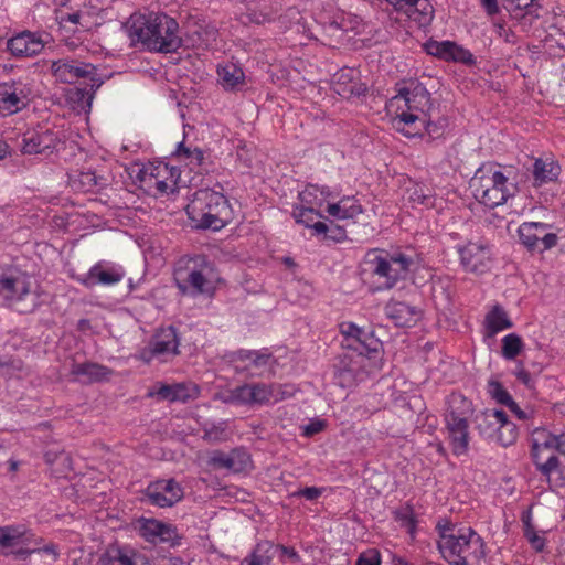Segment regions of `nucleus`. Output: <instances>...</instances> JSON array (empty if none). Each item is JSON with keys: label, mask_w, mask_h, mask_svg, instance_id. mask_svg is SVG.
<instances>
[{"label": "nucleus", "mask_w": 565, "mask_h": 565, "mask_svg": "<svg viewBox=\"0 0 565 565\" xmlns=\"http://www.w3.org/2000/svg\"><path fill=\"white\" fill-rule=\"evenodd\" d=\"M504 411L486 409L475 417L476 429L484 439H493L497 429L500 428V422L503 420Z\"/></svg>", "instance_id": "nucleus-28"}, {"label": "nucleus", "mask_w": 565, "mask_h": 565, "mask_svg": "<svg viewBox=\"0 0 565 565\" xmlns=\"http://www.w3.org/2000/svg\"><path fill=\"white\" fill-rule=\"evenodd\" d=\"M276 554L277 548L271 541H262L256 544L252 554L241 562V565H269Z\"/></svg>", "instance_id": "nucleus-32"}, {"label": "nucleus", "mask_w": 565, "mask_h": 565, "mask_svg": "<svg viewBox=\"0 0 565 565\" xmlns=\"http://www.w3.org/2000/svg\"><path fill=\"white\" fill-rule=\"evenodd\" d=\"M51 73L53 77L61 83L75 84L81 79L88 81L83 87H75L71 93L75 95L71 97L73 100L90 104L95 92L103 85L104 81L97 73V68L92 63H85L73 58H61L53 61L51 64Z\"/></svg>", "instance_id": "nucleus-4"}, {"label": "nucleus", "mask_w": 565, "mask_h": 565, "mask_svg": "<svg viewBox=\"0 0 565 565\" xmlns=\"http://www.w3.org/2000/svg\"><path fill=\"white\" fill-rule=\"evenodd\" d=\"M356 565H381V555L376 550H369L367 552L362 553Z\"/></svg>", "instance_id": "nucleus-52"}, {"label": "nucleus", "mask_w": 565, "mask_h": 565, "mask_svg": "<svg viewBox=\"0 0 565 565\" xmlns=\"http://www.w3.org/2000/svg\"><path fill=\"white\" fill-rule=\"evenodd\" d=\"M436 109L428 110L424 114L425 118L420 120L422 129H425L431 139H438L444 136L448 128V118L445 116H436Z\"/></svg>", "instance_id": "nucleus-37"}, {"label": "nucleus", "mask_w": 565, "mask_h": 565, "mask_svg": "<svg viewBox=\"0 0 565 565\" xmlns=\"http://www.w3.org/2000/svg\"><path fill=\"white\" fill-rule=\"evenodd\" d=\"M523 349V341L520 335L510 333L502 339V355L507 360H514Z\"/></svg>", "instance_id": "nucleus-41"}, {"label": "nucleus", "mask_w": 565, "mask_h": 565, "mask_svg": "<svg viewBox=\"0 0 565 565\" xmlns=\"http://www.w3.org/2000/svg\"><path fill=\"white\" fill-rule=\"evenodd\" d=\"M114 371L95 362L73 363L71 374L85 377V383H95L109 380Z\"/></svg>", "instance_id": "nucleus-27"}, {"label": "nucleus", "mask_w": 565, "mask_h": 565, "mask_svg": "<svg viewBox=\"0 0 565 565\" xmlns=\"http://www.w3.org/2000/svg\"><path fill=\"white\" fill-rule=\"evenodd\" d=\"M561 173V167L553 160L535 159L532 168L533 185L540 188L545 183L556 181Z\"/></svg>", "instance_id": "nucleus-29"}, {"label": "nucleus", "mask_w": 565, "mask_h": 565, "mask_svg": "<svg viewBox=\"0 0 565 565\" xmlns=\"http://www.w3.org/2000/svg\"><path fill=\"white\" fill-rule=\"evenodd\" d=\"M207 465L213 469H224L234 473L246 471L252 466L250 455L244 448H233L230 452L214 450Z\"/></svg>", "instance_id": "nucleus-18"}, {"label": "nucleus", "mask_w": 565, "mask_h": 565, "mask_svg": "<svg viewBox=\"0 0 565 565\" xmlns=\"http://www.w3.org/2000/svg\"><path fill=\"white\" fill-rule=\"evenodd\" d=\"M420 120L418 115L403 110L395 116L393 124L406 137H414L422 134Z\"/></svg>", "instance_id": "nucleus-35"}, {"label": "nucleus", "mask_w": 565, "mask_h": 565, "mask_svg": "<svg viewBox=\"0 0 565 565\" xmlns=\"http://www.w3.org/2000/svg\"><path fill=\"white\" fill-rule=\"evenodd\" d=\"M412 263V259L401 252L371 249L365 254L362 273L371 279L373 291L390 290L398 281L406 279Z\"/></svg>", "instance_id": "nucleus-3"}, {"label": "nucleus", "mask_w": 565, "mask_h": 565, "mask_svg": "<svg viewBox=\"0 0 565 565\" xmlns=\"http://www.w3.org/2000/svg\"><path fill=\"white\" fill-rule=\"evenodd\" d=\"M536 0H516L514 3V12H510L515 18H523L524 13L526 14H535V17H539L536 13V7H539L535 3Z\"/></svg>", "instance_id": "nucleus-49"}, {"label": "nucleus", "mask_w": 565, "mask_h": 565, "mask_svg": "<svg viewBox=\"0 0 565 565\" xmlns=\"http://www.w3.org/2000/svg\"><path fill=\"white\" fill-rule=\"evenodd\" d=\"M409 199L413 201V202H416L418 204H425V205H428L431 203V198L430 195L428 194H425L423 192V189L422 188H415L414 191L412 192Z\"/></svg>", "instance_id": "nucleus-58"}, {"label": "nucleus", "mask_w": 565, "mask_h": 565, "mask_svg": "<svg viewBox=\"0 0 565 565\" xmlns=\"http://www.w3.org/2000/svg\"><path fill=\"white\" fill-rule=\"evenodd\" d=\"M342 218H353L362 213V206L350 198L342 199Z\"/></svg>", "instance_id": "nucleus-50"}, {"label": "nucleus", "mask_w": 565, "mask_h": 565, "mask_svg": "<svg viewBox=\"0 0 565 565\" xmlns=\"http://www.w3.org/2000/svg\"><path fill=\"white\" fill-rule=\"evenodd\" d=\"M269 391H270V402L274 403L284 401L286 398H289L294 396L296 390L292 384H279V383H273L269 384Z\"/></svg>", "instance_id": "nucleus-47"}, {"label": "nucleus", "mask_w": 565, "mask_h": 565, "mask_svg": "<svg viewBox=\"0 0 565 565\" xmlns=\"http://www.w3.org/2000/svg\"><path fill=\"white\" fill-rule=\"evenodd\" d=\"M45 44L41 33L24 30L7 41V50L14 57H33L43 51Z\"/></svg>", "instance_id": "nucleus-19"}, {"label": "nucleus", "mask_w": 565, "mask_h": 565, "mask_svg": "<svg viewBox=\"0 0 565 565\" xmlns=\"http://www.w3.org/2000/svg\"><path fill=\"white\" fill-rule=\"evenodd\" d=\"M273 360V353L268 349L259 351L241 349L231 354L232 362L246 363L242 367L236 366V371L239 373L246 372L250 376L262 375L263 370L266 369Z\"/></svg>", "instance_id": "nucleus-20"}, {"label": "nucleus", "mask_w": 565, "mask_h": 565, "mask_svg": "<svg viewBox=\"0 0 565 565\" xmlns=\"http://www.w3.org/2000/svg\"><path fill=\"white\" fill-rule=\"evenodd\" d=\"M518 427L516 425L508 419V415L504 413L503 420L500 422V428L497 429L493 436L494 441L503 447L513 445L518 439Z\"/></svg>", "instance_id": "nucleus-39"}, {"label": "nucleus", "mask_w": 565, "mask_h": 565, "mask_svg": "<svg viewBox=\"0 0 565 565\" xmlns=\"http://www.w3.org/2000/svg\"><path fill=\"white\" fill-rule=\"evenodd\" d=\"M385 312L397 327H411L415 324L420 313L416 307L409 306L403 301L388 302L385 307Z\"/></svg>", "instance_id": "nucleus-25"}, {"label": "nucleus", "mask_w": 565, "mask_h": 565, "mask_svg": "<svg viewBox=\"0 0 565 565\" xmlns=\"http://www.w3.org/2000/svg\"><path fill=\"white\" fill-rule=\"evenodd\" d=\"M217 75L220 84L226 90L238 89L239 86L244 85L245 74L241 67L234 63H228L217 67Z\"/></svg>", "instance_id": "nucleus-31"}, {"label": "nucleus", "mask_w": 565, "mask_h": 565, "mask_svg": "<svg viewBox=\"0 0 565 565\" xmlns=\"http://www.w3.org/2000/svg\"><path fill=\"white\" fill-rule=\"evenodd\" d=\"M470 188L475 198L490 209L504 204L515 191L514 184L509 183L501 171L484 166L476 171Z\"/></svg>", "instance_id": "nucleus-6"}, {"label": "nucleus", "mask_w": 565, "mask_h": 565, "mask_svg": "<svg viewBox=\"0 0 565 565\" xmlns=\"http://www.w3.org/2000/svg\"><path fill=\"white\" fill-rule=\"evenodd\" d=\"M403 99L408 110H420L423 114L434 110L430 93L425 85L416 78L405 82V86L398 89V94L391 99V105Z\"/></svg>", "instance_id": "nucleus-14"}, {"label": "nucleus", "mask_w": 565, "mask_h": 565, "mask_svg": "<svg viewBox=\"0 0 565 565\" xmlns=\"http://www.w3.org/2000/svg\"><path fill=\"white\" fill-rule=\"evenodd\" d=\"M333 377L335 384L345 388L351 387L355 383V372L347 362V356L334 365Z\"/></svg>", "instance_id": "nucleus-40"}, {"label": "nucleus", "mask_w": 565, "mask_h": 565, "mask_svg": "<svg viewBox=\"0 0 565 565\" xmlns=\"http://www.w3.org/2000/svg\"><path fill=\"white\" fill-rule=\"evenodd\" d=\"M354 341L356 345L354 350L359 351L360 354H371L373 352H377L379 340L374 339L372 333L365 331V335L361 338H355Z\"/></svg>", "instance_id": "nucleus-48"}, {"label": "nucleus", "mask_w": 565, "mask_h": 565, "mask_svg": "<svg viewBox=\"0 0 565 565\" xmlns=\"http://www.w3.org/2000/svg\"><path fill=\"white\" fill-rule=\"evenodd\" d=\"M7 530L8 535L10 536L11 541V547L18 544L19 542L23 541V536L25 535V532L20 531L18 527L14 526H4Z\"/></svg>", "instance_id": "nucleus-60"}, {"label": "nucleus", "mask_w": 565, "mask_h": 565, "mask_svg": "<svg viewBox=\"0 0 565 565\" xmlns=\"http://www.w3.org/2000/svg\"><path fill=\"white\" fill-rule=\"evenodd\" d=\"M434 11L429 0H408L407 4L401 10V12L405 13L420 26H426L431 22Z\"/></svg>", "instance_id": "nucleus-30"}, {"label": "nucleus", "mask_w": 565, "mask_h": 565, "mask_svg": "<svg viewBox=\"0 0 565 565\" xmlns=\"http://www.w3.org/2000/svg\"><path fill=\"white\" fill-rule=\"evenodd\" d=\"M395 520L401 522V525L406 529L407 533L414 535L416 530V519L412 507L406 505L396 511Z\"/></svg>", "instance_id": "nucleus-46"}, {"label": "nucleus", "mask_w": 565, "mask_h": 565, "mask_svg": "<svg viewBox=\"0 0 565 565\" xmlns=\"http://www.w3.org/2000/svg\"><path fill=\"white\" fill-rule=\"evenodd\" d=\"M186 213L196 228L218 231L228 223L231 209L223 194L204 191L188 205Z\"/></svg>", "instance_id": "nucleus-5"}, {"label": "nucleus", "mask_w": 565, "mask_h": 565, "mask_svg": "<svg viewBox=\"0 0 565 565\" xmlns=\"http://www.w3.org/2000/svg\"><path fill=\"white\" fill-rule=\"evenodd\" d=\"M323 427H324L323 422H321V420L312 422V423L308 424L307 426H305V435L313 436V435L320 433L323 429Z\"/></svg>", "instance_id": "nucleus-63"}, {"label": "nucleus", "mask_w": 565, "mask_h": 565, "mask_svg": "<svg viewBox=\"0 0 565 565\" xmlns=\"http://www.w3.org/2000/svg\"><path fill=\"white\" fill-rule=\"evenodd\" d=\"M322 491L317 487H306L299 491L292 493L294 497H303L307 500L313 501L321 495Z\"/></svg>", "instance_id": "nucleus-54"}, {"label": "nucleus", "mask_w": 565, "mask_h": 565, "mask_svg": "<svg viewBox=\"0 0 565 565\" xmlns=\"http://www.w3.org/2000/svg\"><path fill=\"white\" fill-rule=\"evenodd\" d=\"M203 439L210 444H217L222 441H226L228 439L230 434L226 429L225 423H220L218 425H212L211 427H205L203 429Z\"/></svg>", "instance_id": "nucleus-45"}, {"label": "nucleus", "mask_w": 565, "mask_h": 565, "mask_svg": "<svg viewBox=\"0 0 565 565\" xmlns=\"http://www.w3.org/2000/svg\"><path fill=\"white\" fill-rule=\"evenodd\" d=\"M526 536H527L532 547L536 552H542L544 550L545 542H544L543 537L539 536L536 533H532V534L526 533Z\"/></svg>", "instance_id": "nucleus-62"}, {"label": "nucleus", "mask_w": 565, "mask_h": 565, "mask_svg": "<svg viewBox=\"0 0 565 565\" xmlns=\"http://www.w3.org/2000/svg\"><path fill=\"white\" fill-rule=\"evenodd\" d=\"M0 295H3L10 306L21 303L17 309L22 313L32 312L39 306V295L31 290V279L25 275L1 277Z\"/></svg>", "instance_id": "nucleus-8"}, {"label": "nucleus", "mask_w": 565, "mask_h": 565, "mask_svg": "<svg viewBox=\"0 0 565 565\" xmlns=\"http://www.w3.org/2000/svg\"><path fill=\"white\" fill-rule=\"evenodd\" d=\"M452 446V452L456 456H462L468 452L469 431L468 429L457 430V433H448Z\"/></svg>", "instance_id": "nucleus-44"}, {"label": "nucleus", "mask_w": 565, "mask_h": 565, "mask_svg": "<svg viewBox=\"0 0 565 565\" xmlns=\"http://www.w3.org/2000/svg\"><path fill=\"white\" fill-rule=\"evenodd\" d=\"M546 436L548 433L545 429L534 430L531 456L541 475L550 479L553 473L559 472V460Z\"/></svg>", "instance_id": "nucleus-10"}, {"label": "nucleus", "mask_w": 565, "mask_h": 565, "mask_svg": "<svg viewBox=\"0 0 565 565\" xmlns=\"http://www.w3.org/2000/svg\"><path fill=\"white\" fill-rule=\"evenodd\" d=\"M320 213L313 207H297L294 211V217L297 223H301L307 227H311L315 230L317 234H327L330 230L328 224L323 222H313L316 217H320Z\"/></svg>", "instance_id": "nucleus-38"}, {"label": "nucleus", "mask_w": 565, "mask_h": 565, "mask_svg": "<svg viewBox=\"0 0 565 565\" xmlns=\"http://www.w3.org/2000/svg\"><path fill=\"white\" fill-rule=\"evenodd\" d=\"M333 89L337 94L344 98L360 96L366 92L365 85L354 78V71L351 68L342 70L337 74L333 83Z\"/></svg>", "instance_id": "nucleus-26"}, {"label": "nucleus", "mask_w": 565, "mask_h": 565, "mask_svg": "<svg viewBox=\"0 0 565 565\" xmlns=\"http://www.w3.org/2000/svg\"><path fill=\"white\" fill-rule=\"evenodd\" d=\"M275 547L277 548V554L276 555H279V557L281 559L289 558L292 562H299L300 561V557H299L298 553L295 551L294 547H288V546H284V545H275Z\"/></svg>", "instance_id": "nucleus-55"}, {"label": "nucleus", "mask_w": 565, "mask_h": 565, "mask_svg": "<svg viewBox=\"0 0 565 565\" xmlns=\"http://www.w3.org/2000/svg\"><path fill=\"white\" fill-rule=\"evenodd\" d=\"M460 262L467 271L483 274L490 269L491 247L482 242H469L459 249Z\"/></svg>", "instance_id": "nucleus-15"}, {"label": "nucleus", "mask_w": 565, "mask_h": 565, "mask_svg": "<svg viewBox=\"0 0 565 565\" xmlns=\"http://www.w3.org/2000/svg\"><path fill=\"white\" fill-rule=\"evenodd\" d=\"M472 404L461 394H451L448 399V409L445 419L463 418L468 420L472 415Z\"/></svg>", "instance_id": "nucleus-34"}, {"label": "nucleus", "mask_w": 565, "mask_h": 565, "mask_svg": "<svg viewBox=\"0 0 565 565\" xmlns=\"http://www.w3.org/2000/svg\"><path fill=\"white\" fill-rule=\"evenodd\" d=\"M129 38L149 51L174 53L183 44L179 23L161 12L132 13L127 22Z\"/></svg>", "instance_id": "nucleus-1"}, {"label": "nucleus", "mask_w": 565, "mask_h": 565, "mask_svg": "<svg viewBox=\"0 0 565 565\" xmlns=\"http://www.w3.org/2000/svg\"><path fill=\"white\" fill-rule=\"evenodd\" d=\"M199 395L200 390L198 385L183 382L174 384L158 383V388L148 393L149 397L156 396L160 401H168L171 403H186L198 398Z\"/></svg>", "instance_id": "nucleus-22"}, {"label": "nucleus", "mask_w": 565, "mask_h": 565, "mask_svg": "<svg viewBox=\"0 0 565 565\" xmlns=\"http://www.w3.org/2000/svg\"><path fill=\"white\" fill-rule=\"evenodd\" d=\"M551 230L547 223L523 222L518 230L520 243L531 253H543L558 243V236Z\"/></svg>", "instance_id": "nucleus-9"}, {"label": "nucleus", "mask_w": 565, "mask_h": 565, "mask_svg": "<svg viewBox=\"0 0 565 565\" xmlns=\"http://www.w3.org/2000/svg\"><path fill=\"white\" fill-rule=\"evenodd\" d=\"M213 274V265L205 256H196L189 259L186 268H177L174 271V281L182 294H185L189 287L195 292L203 294L210 289V279Z\"/></svg>", "instance_id": "nucleus-7"}, {"label": "nucleus", "mask_w": 565, "mask_h": 565, "mask_svg": "<svg viewBox=\"0 0 565 565\" xmlns=\"http://www.w3.org/2000/svg\"><path fill=\"white\" fill-rule=\"evenodd\" d=\"M180 338L173 326L160 328L151 337L149 344L139 352V359L149 364L154 358L178 355Z\"/></svg>", "instance_id": "nucleus-11"}, {"label": "nucleus", "mask_w": 565, "mask_h": 565, "mask_svg": "<svg viewBox=\"0 0 565 565\" xmlns=\"http://www.w3.org/2000/svg\"><path fill=\"white\" fill-rule=\"evenodd\" d=\"M438 548L449 565H476L486 556L482 537L471 527L438 522Z\"/></svg>", "instance_id": "nucleus-2"}, {"label": "nucleus", "mask_w": 565, "mask_h": 565, "mask_svg": "<svg viewBox=\"0 0 565 565\" xmlns=\"http://www.w3.org/2000/svg\"><path fill=\"white\" fill-rule=\"evenodd\" d=\"M224 403L239 405H264L270 402L269 384L253 383L237 386L223 398Z\"/></svg>", "instance_id": "nucleus-16"}, {"label": "nucleus", "mask_w": 565, "mask_h": 565, "mask_svg": "<svg viewBox=\"0 0 565 565\" xmlns=\"http://www.w3.org/2000/svg\"><path fill=\"white\" fill-rule=\"evenodd\" d=\"M44 460L58 476L66 475L72 470V459L63 449H47L44 452Z\"/></svg>", "instance_id": "nucleus-36"}, {"label": "nucleus", "mask_w": 565, "mask_h": 565, "mask_svg": "<svg viewBox=\"0 0 565 565\" xmlns=\"http://www.w3.org/2000/svg\"><path fill=\"white\" fill-rule=\"evenodd\" d=\"M550 439V443H552L555 451H558L563 455H565V433L555 436L548 433V436H546Z\"/></svg>", "instance_id": "nucleus-57"}, {"label": "nucleus", "mask_w": 565, "mask_h": 565, "mask_svg": "<svg viewBox=\"0 0 565 565\" xmlns=\"http://www.w3.org/2000/svg\"><path fill=\"white\" fill-rule=\"evenodd\" d=\"M29 93L30 89L21 82L0 83V113L12 115L26 107Z\"/></svg>", "instance_id": "nucleus-17"}, {"label": "nucleus", "mask_w": 565, "mask_h": 565, "mask_svg": "<svg viewBox=\"0 0 565 565\" xmlns=\"http://www.w3.org/2000/svg\"><path fill=\"white\" fill-rule=\"evenodd\" d=\"M99 565H150L148 558L131 548L109 545L98 559Z\"/></svg>", "instance_id": "nucleus-23"}, {"label": "nucleus", "mask_w": 565, "mask_h": 565, "mask_svg": "<svg viewBox=\"0 0 565 565\" xmlns=\"http://www.w3.org/2000/svg\"><path fill=\"white\" fill-rule=\"evenodd\" d=\"M330 230L324 234L327 237L332 238L334 241H340L345 237V232L340 226L331 223L328 225Z\"/></svg>", "instance_id": "nucleus-61"}, {"label": "nucleus", "mask_w": 565, "mask_h": 565, "mask_svg": "<svg viewBox=\"0 0 565 565\" xmlns=\"http://www.w3.org/2000/svg\"><path fill=\"white\" fill-rule=\"evenodd\" d=\"M488 392L491 395V397L495 399L499 404L508 406L511 403L513 406H515L514 399L499 381H489Z\"/></svg>", "instance_id": "nucleus-43"}, {"label": "nucleus", "mask_w": 565, "mask_h": 565, "mask_svg": "<svg viewBox=\"0 0 565 565\" xmlns=\"http://www.w3.org/2000/svg\"><path fill=\"white\" fill-rule=\"evenodd\" d=\"M124 276L125 271L121 267L107 266L99 262L79 281L87 288L94 287L97 284L109 286L119 282Z\"/></svg>", "instance_id": "nucleus-24"}, {"label": "nucleus", "mask_w": 565, "mask_h": 565, "mask_svg": "<svg viewBox=\"0 0 565 565\" xmlns=\"http://www.w3.org/2000/svg\"><path fill=\"white\" fill-rule=\"evenodd\" d=\"M183 488L173 478L150 482L145 490L146 500L160 508H170L182 500Z\"/></svg>", "instance_id": "nucleus-12"}, {"label": "nucleus", "mask_w": 565, "mask_h": 565, "mask_svg": "<svg viewBox=\"0 0 565 565\" xmlns=\"http://www.w3.org/2000/svg\"><path fill=\"white\" fill-rule=\"evenodd\" d=\"M486 328L489 337H493L498 332L512 328L513 323L508 313L500 306H494L486 316Z\"/></svg>", "instance_id": "nucleus-33"}, {"label": "nucleus", "mask_w": 565, "mask_h": 565, "mask_svg": "<svg viewBox=\"0 0 565 565\" xmlns=\"http://www.w3.org/2000/svg\"><path fill=\"white\" fill-rule=\"evenodd\" d=\"M140 535L148 542L156 543L158 541L159 531L163 527V522L156 519H141L139 521Z\"/></svg>", "instance_id": "nucleus-42"}, {"label": "nucleus", "mask_w": 565, "mask_h": 565, "mask_svg": "<svg viewBox=\"0 0 565 565\" xmlns=\"http://www.w3.org/2000/svg\"><path fill=\"white\" fill-rule=\"evenodd\" d=\"M60 142L57 134L51 129H33L23 134L20 143L22 154H43L50 156Z\"/></svg>", "instance_id": "nucleus-13"}, {"label": "nucleus", "mask_w": 565, "mask_h": 565, "mask_svg": "<svg viewBox=\"0 0 565 565\" xmlns=\"http://www.w3.org/2000/svg\"><path fill=\"white\" fill-rule=\"evenodd\" d=\"M445 422L448 433H457V430L459 431L469 428L468 420H465L463 418L445 419Z\"/></svg>", "instance_id": "nucleus-56"}, {"label": "nucleus", "mask_w": 565, "mask_h": 565, "mask_svg": "<svg viewBox=\"0 0 565 565\" xmlns=\"http://www.w3.org/2000/svg\"><path fill=\"white\" fill-rule=\"evenodd\" d=\"M179 539L177 535V529L171 524L163 523V527L159 531L158 541L170 542L172 545L179 544L175 540Z\"/></svg>", "instance_id": "nucleus-53"}, {"label": "nucleus", "mask_w": 565, "mask_h": 565, "mask_svg": "<svg viewBox=\"0 0 565 565\" xmlns=\"http://www.w3.org/2000/svg\"><path fill=\"white\" fill-rule=\"evenodd\" d=\"M341 333L349 340L352 339L354 341L355 338H361L365 335V330L358 327L353 322H342L340 324Z\"/></svg>", "instance_id": "nucleus-51"}, {"label": "nucleus", "mask_w": 565, "mask_h": 565, "mask_svg": "<svg viewBox=\"0 0 565 565\" xmlns=\"http://www.w3.org/2000/svg\"><path fill=\"white\" fill-rule=\"evenodd\" d=\"M480 2L489 15L499 13L498 0H480Z\"/></svg>", "instance_id": "nucleus-64"}, {"label": "nucleus", "mask_w": 565, "mask_h": 565, "mask_svg": "<svg viewBox=\"0 0 565 565\" xmlns=\"http://www.w3.org/2000/svg\"><path fill=\"white\" fill-rule=\"evenodd\" d=\"M515 376L526 387H529V388H533L534 387V380L531 376L530 372L526 371L524 367H520L518 371H515Z\"/></svg>", "instance_id": "nucleus-59"}, {"label": "nucleus", "mask_w": 565, "mask_h": 565, "mask_svg": "<svg viewBox=\"0 0 565 565\" xmlns=\"http://www.w3.org/2000/svg\"><path fill=\"white\" fill-rule=\"evenodd\" d=\"M425 47L429 55L445 61L458 62L468 66L476 64V60L469 50L451 41H428Z\"/></svg>", "instance_id": "nucleus-21"}]
</instances>
